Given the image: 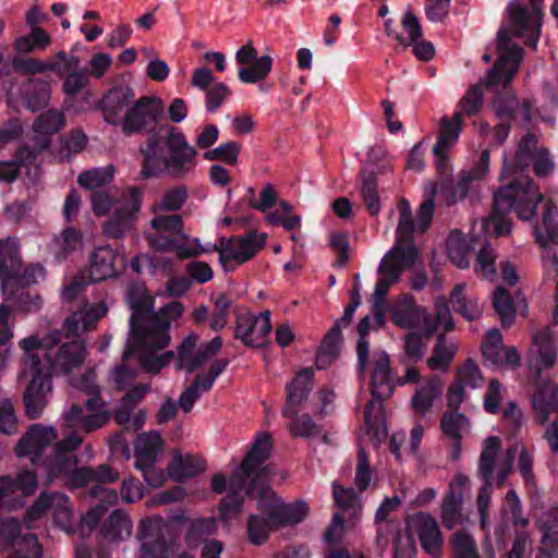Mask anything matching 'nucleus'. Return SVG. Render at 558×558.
<instances>
[{
    "mask_svg": "<svg viewBox=\"0 0 558 558\" xmlns=\"http://www.w3.org/2000/svg\"><path fill=\"white\" fill-rule=\"evenodd\" d=\"M530 165H533L538 177H547L555 167L548 151L538 148L536 137L527 133L519 143L512 162L504 155L500 179L510 177L511 181L494 193L493 213L487 219L481 220L484 232L488 233L492 229L497 236L509 234L512 223L506 215L510 211L515 213L521 220L534 218L537 206L543 202V195L535 182L523 173Z\"/></svg>",
    "mask_w": 558,
    "mask_h": 558,
    "instance_id": "nucleus-1",
    "label": "nucleus"
},
{
    "mask_svg": "<svg viewBox=\"0 0 558 558\" xmlns=\"http://www.w3.org/2000/svg\"><path fill=\"white\" fill-rule=\"evenodd\" d=\"M62 338L60 330H53L43 338L32 335L20 341L25 352L22 372L31 377L23 396L25 413L29 418H38L47 405V398L52 391L51 373L69 374L78 369L87 356L83 340L75 338L58 347Z\"/></svg>",
    "mask_w": 558,
    "mask_h": 558,
    "instance_id": "nucleus-2",
    "label": "nucleus"
},
{
    "mask_svg": "<svg viewBox=\"0 0 558 558\" xmlns=\"http://www.w3.org/2000/svg\"><path fill=\"white\" fill-rule=\"evenodd\" d=\"M219 137L215 124L199 128L192 146L185 134L178 128L165 125L154 132L145 146L140 147L143 155L141 178L151 179L168 175L174 180H185L195 175L197 150L210 148Z\"/></svg>",
    "mask_w": 558,
    "mask_h": 558,
    "instance_id": "nucleus-3",
    "label": "nucleus"
},
{
    "mask_svg": "<svg viewBox=\"0 0 558 558\" xmlns=\"http://www.w3.org/2000/svg\"><path fill=\"white\" fill-rule=\"evenodd\" d=\"M529 1L530 7L517 2L508 5L509 25L498 31V59L485 80L489 88L507 87L518 72L523 59V50L512 40L513 37L524 38L525 44L533 49L537 47L542 27L543 0Z\"/></svg>",
    "mask_w": 558,
    "mask_h": 558,
    "instance_id": "nucleus-4",
    "label": "nucleus"
},
{
    "mask_svg": "<svg viewBox=\"0 0 558 558\" xmlns=\"http://www.w3.org/2000/svg\"><path fill=\"white\" fill-rule=\"evenodd\" d=\"M272 449L271 437L268 433L256 437L251 450L243 459L240 468L229 480V490L221 499V518L227 521L241 512L244 495L256 498L260 486L265 485L269 469L264 465Z\"/></svg>",
    "mask_w": 558,
    "mask_h": 558,
    "instance_id": "nucleus-5",
    "label": "nucleus"
},
{
    "mask_svg": "<svg viewBox=\"0 0 558 558\" xmlns=\"http://www.w3.org/2000/svg\"><path fill=\"white\" fill-rule=\"evenodd\" d=\"M183 306L173 301L161 307L158 312L150 311L145 324L141 326L140 335L134 345V359L138 366L148 373H158L174 357L172 351L161 354L157 352L170 342L169 328L173 320L181 317Z\"/></svg>",
    "mask_w": 558,
    "mask_h": 558,
    "instance_id": "nucleus-6",
    "label": "nucleus"
},
{
    "mask_svg": "<svg viewBox=\"0 0 558 558\" xmlns=\"http://www.w3.org/2000/svg\"><path fill=\"white\" fill-rule=\"evenodd\" d=\"M415 229H417L416 221L399 219L396 230V243L379 263L377 269L378 279L373 293V312L378 326H381L385 322L380 307L390 288L399 282L402 274L410 269L417 258V251L412 245V234Z\"/></svg>",
    "mask_w": 558,
    "mask_h": 558,
    "instance_id": "nucleus-7",
    "label": "nucleus"
},
{
    "mask_svg": "<svg viewBox=\"0 0 558 558\" xmlns=\"http://www.w3.org/2000/svg\"><path fill=\"white\" fill-rule=\"evenodd\" d=\"M391 320L402 329H421L427 337L439 329L450 331L453 328L451 311L442 295L436 299L435 314L432 315L411 294H401L391 307Z\"/></svg>",
    "mask_w": 558,
    "mask_h": 558,
    "instance_id": "nucleus-8",
    "label": "nucleus"
},
{
    "mask_svg": "<svg viewBox=\"0 0 558 558\" xmlns=\"http://www.w3.org/2000/svg\"><path fill=\"white\" fill-rule=\"evenodd\" d=\"M93 210L97 216H104L112 210V216L104 227V232L110 238H121L133 228L135 214L141 208L142 193L132 187L119 199L105 191H94L90 194Z\"/></svg>",
    "mask_w": 558,
    "mask_h": 558,
    "instance_id": "nucleus-9",
    "label": "nucleus"
},
{
    "mask_svg": "<svg viewBox=\"0 0 558 558\" xmlns=\"http://www.w3.org/2000/svg\"><path fill=\"white\" fill-rule=\"evenodd\" d=\"M45 478L48 483L64 478L69 488L76 489L89 484L113 483L119 478V473L108 464L78 468L77 458H59L54 463L45 464Z\"/></svg>",
    "mask_w": 558,
    "mask_h": 558,
    "instance_id": "nucleus-10",
    "label": "nucleus"
},
{
    "mask_svg": "<svg viewBox=\"0 0 558 558\" xmlns=\"http://www.w3.org/2000/svg\"><path fill=\"white\" fill-rule=\"evenodd\" d=\"M368 367L371 376L372 400L365 409V423L369 426L377 423L383 417V400L389 398L395 390V376L390 367L389 355L384 351H376L371 360H366L365 367L359 369L362 372Z\"/></svg>",
    "mask_w": 558,
    "mask_h": 558,
    "instance_id": "nucleus-11",
    "label": "nucleus"
},
{
    "mask_svg": "<svg viewBox=\"0 0 558 558\" xmlns=\"http://www.w3.org/2000/svg\"><path fill=\"white\" fill-rule=\"evenodd\" d=\"M266 239V233L250 231L239 236L221 238L218 243L204 247L209 248V252H218L221 267L225 271L231 272L252 259L265 246Z\"/></svg>",
    "mask_w": 558,
    "mask_h": 558,
    "instance_id": "nucleus-12",
    "label": "nucleus"
},
{
    "mask_svg": "<svg viewBox=\"0 0 558 558\" xmlns=\"http://www.w3.org/2000/svg\"><path fill=\"white\" fill-rule=\"evenodd\" d=\"M533 234L541 248L544 272L555 278L558 275V208L553 202L545 204L541 222L533 226Z\"/></svg>",
    "mask_w": 558,
    "mask_h": 558,
    "instance_id": "nucleus-13",
    "label": "nucleus"
},
{
    "mask_svg": "<svg viewBox=\"0 0 558 558\" xmlns=\"http://www.w3.org/2000/svg\"><path fill=\"white\" fill-rule=\"evenodd\" d=\"M87 395L88 399L84 405L73 404L62 416L69 427L90 433L106 425L111 415L106 409L105 401L100 398L97 386H92Z\"/></svg>",
    "mask_w": 558,
    "mask_h": 558,
    "instance_id": "nucleus-14",
    "label": "nucleus"
},
{
    "mask_svg": "<svg viewBox=\"0 0 558 558\" xmlns=\"http://www.w3.org/2000/svg\"><path fill=\"white\" fill-rule=\"evenodd\" d=\"M532 408L537 423L545 424L551 415H556L545 432L551 451L558 453V386L546 381L538 386L532 397Z\"/></svg>",
    "mask_w": 558,
    "mask_h": 558,
    "instance_id": "nucleus-15",
    "label": "nucleus"
},
{
    "mask_svg": "<svg viewBox=\"0 0 558 558\" xmlns=\"http://www.w3.org/2000/svg\"><path fill=\"white\" fill-rule=\"evenodd\" d=\"M258 509L262 512H270L277 526L294 525L303 521L308 507L302 501L284 504L277 494L265 483L258 494Z\"/></svg>",
    "mask_w": 558,
    "mask_h": 558,
    "instance_id": "nucleus-16",
    "label": "nucleus"
},
{
    "mask_svg": "<svg viewBox=\"0 0 558 558\" xmlns=\"http://www.w3.org/2000/svg\"><path fill=\"white\" fill-rule=\"evenodd\" d=\"M157 521L142 519L138 523L136 538L138 541L137 558H170L179 544L156 526Z\"/></svg>",
    "mask_w": 558,
    "mask_h": 558,
    "instance_id": "nucleus-17",
    "label": "nucleus"
},
{
    "mask_svg": "<svg viewBox=\"0 0 558 558\" xmlns=\"http://www.w3.org/2000/svg\"><path fill=\"white\" fill-rule=\"evenodd\" d=\"M8 262V266L0 272L2 293L7 300L13 299L20 289L37 283L46 276L45 268L40 264L23 265L20 247L15 258Z\"/></svg>",
    "mask_w": 558,
    "mask_h": 558,
    "instance_id": "nucleus-18",
    "label": "nucleus"
},
{
    "mask_svg": "<svg viewBox=\"0 0 558 558\" xmlns=\"http://www.w3.org/2000/svg\"><path fill=\"white\" fill-rule=\"evenodd\" d=\"M37 487V475L32 471H22L15 476H0V511L23 507L25 497L32 496Z\"/></svg>",
    "mask_w": 558,
    "mask_h": 558,
    "instance_id": "nucleus-19",
    "label": "nucleus"
},
{
    "mask_svg": "<svg viewBox=\"0 0 558 558\" xmlns=\"http://www.w3.org/2000/svg\"><path fill=\"white\" fill-rule=\"evenodd\" d=\"M50 512L54 523L70 533L73 527V512L69 497L63 493H41L27 510L29 520H36Z\"/></svg>",
    "mask_w": 558,
    "mask_h": 558,
    "instance_id": "nucleus-20",
    "label": "nucleus"
},
{
    "mask_svg": "<svg viewBox=\"0 0 558 558\" xmlns=\"http://www.w3.org/2000/svg\"><path fill=\"white\" fill-rule=\"evenodd\" d=\"M126 302L132 311L130 317V332L123 352V362L126 363L134 356V345L143 326L153 308L151 301L142 284H132L128 289Z\"/></svg>",
    "mask_w": 558,
    "mask_h": 558,
    "instance_id": "nucleus-21",
    "label": "nucleus"
},
{
    "mask_svg": "<svg viewBox=\"0 0 558 558\" xmlns=\"http://www.w3.org/2000/svg\"><path fill=\"white\" fill-rule=\"evenodd\" d=\"M162 112V104L158 97H141L124 113L121 122L122 131L130 136L153 129Z\"/></svg>",
    "mask_w": 558,
    "mask_h": 558,
    "instance_id": "nucleus-22",
    "label": "nucleus"
},
{
    "mask_svg": "<svg viewBox=\"0 0 558 558\" xmlns=\"http://www.w3.org/2000/svg\"><path fill=\"white\" fill-rule=\"evenodd\" d=\"M500 448V439L497 436H489L485 439L478 462V476L483 481L477 496V509L481 523L484 526L487 518V510L492 499V477L496 465V456Z\"/></svg>",
    "mask_w": 558,
    "mask_h": 558,
    "instance_id": "nucleus-23",
    "label": "nucleus"
},
{
    "mask_svg": "<svg viewBox=\"0 0 558 558\" xmlns=\"http://www.w3.org/2000/svg\"><path fill=\"white\" fill-rule=\"evenodd\" d=\"M469 489L470 480L463 473L454 475L449 483L448 492L445 494L440 507V519L448 530L463 525L468 520L462 512V505Z\"/></svg>",
    "mask_w": 558,
    "mask_h": 558,
    "instance_id": "nucleus-24",
    "label": "nucleus"
},
{
    "mask_svg": "<svg viewBox=\"0 0 558 558\" xmlns=\"http://www.w3.org/2000/svg\"><path fill=\"white\" fill-rule=\"evenodd\" d=\"M150 247L159 252H171L180 259L209 253L198 238H190L186 233L146 232Z\"/></svg>",
    "mask_w": 558,
    "mask_h": 558,
    "instance_id": "nucleus-25",
    "label": "nucleus"
},
{
    "mask_svg": "<svg viewBox=\"0 0 558 558\" xmlns=\"http://www.w3.org/2000/svg\"><path fill=\"white\" fill-rule=\"evenodd\" d=\"M271 328L269 311L262 312L258 315L246 310L236 313L235 338L240 339L245 345L256 348L265 345Z\"/></svg>",
    "mask_w": 558,
    "mask_h": 558,
    "instance_id": "nucleus-26",
    "label": "nucleus"
},
{
    "mask_svg": "<svg viewBox=\"0 0 558 558\" xmlns=\"http://www.w3.org/2000/svg\"><path fill=\"white\" fill-rule=\"evenodd\" d=\"M197 341L198 336L194 333L183 340L178 352L177 367L179 369H185L187 373H192L217 354L222 345V339L219 336L196 349Z\"/></svg>",
    "mask_w": 558,
    "mask_h": 558,
    "instance_id": "nucleus-27",
    "label": "nucleus"
},
{
    "mask_svg": "<svg viewBox=\"0 0 558 558\" xmlns=\"http://www.w3.org/2000/svg\"><path fill=\"white\" fill-rule=\"evenodd\" d=\"M408 527L417 534L422 548L439 558L442 549L444 537L437 520L427 512L418 511L408 517Z\"/></svg>",
    "mask_w": 558,
    "mask_h": 558,
    "instance_id": "nucleus-28",
    "label": "nucleus"
},
{
    "mask_svg": "<svg viewBox=\"0 0 558 558\" xmlns=\"http://www.w3.org/2000/svg\"><path fill=\"white\" fill-rule=\"evenodd\" d=\"M235 60L242 65L239 70V80L245 84H254L265 80L272 69L271 57L262 56L257 58V51L251 43L242 46L236 51Z\"/></svg>",
    "mask_w": 558,
    "mask_h": 558,
    "instance_id": "nucleus-29",
    "label": "nucleus"
},
{
    "mask_svg": "<svg viewBox=\"0 0 558 558\" xmlns=\"http://www.w3.org/2000/svg\"><path fill=\"white\" fill-rule=\"evenodd\" d=\"M557 356L553 332L548 327L533 333L532 345L529 350L527 364L531 372L538 378L541 372L550 368Z\"/></svg>",
    "mask_w": 558,
    "mask_h": 558,
    "instance_id": "nucleus-30",
    "label": "nucleus"
},
{
    "mask_svg": "<svg viewBox=\"0 0 558 558\" xmlns=\"http://www.w3.org/2000/svg\"><path fill=\"white\" fill-rule=\"evenodd\" d=\"M57 436V430L53 426L34 424L20 439L16 446V454L19 457H28L32 463L37 464L45 448L53 442Z\"/></svg>",
    "mask_w": 558,
    "mask_h": 558,
    "instance_id": "nucleus-31",
    "label": "nucleus"
},
{
    "mask_svg": "<svg viewBox=\"0 0 558 558\" xmlns=\"http://www.w3.org/2000/svg\"><path fill=\"white\" fill-rule=\"evenodd\" d=\"M125 258L118 248L111 245L96 247L89 258L90 280L94 282L112 278L117 275V264H124Z\"/></svg>",
    "mask_w": 558,
    "mask_h": 558,
    "instance_id": "nucleus-32",
    "label": "nucleus"
},
{
    "mask_svg": "<svg viewBox=\"0 0 558 558\" xmlns=\"http://www.w3.org/2000/svg\"><path fill=\"white\" fill-rule=\"evenodd\" d=\"M135 94L128 85L111 88L101 99V110L105 120L112 125L121 124L124 113L133 102Z\"/></svg>",
    "mask_w": 558,
    "mask_h": 558,
    "instance_id": "nucleus-33",
    "label": "nucleus"
},
{
    "mask_svg": "<svg viewBox=\"0 0 558 558\" xmlns=\"http://www.w3.org/2000/svg\"><path fill=\"white\" fill-rule=\"evenodd\" d=\"M484 359L496 366L514 367L520 362V355L515 348H505L502 344V335L498 329H490L482 344Z\"/></svg>",
    "mask_w": 558,
    "mask_h": 558,
    "instance_id": "nucleus-34",
    "label": "nucleus"
},
{
    "mask_svg": "<svg viewBox=\"0 0 558 558\" xmlns=\"http://www.w3.org/2000/svg\"><path fill=\"white\" fill-rule=\"evenodd\" d=\"M107 312L108 307L104 301L96 304H85L65 318L63 324L65 338L80 337L81 333L93 328L100 318L106 316Z\"/></svg>",
    "mask_w": 558,
    "mask_h": 558,
    "instance_id": "nucleus-35",
    "label": "nucleus"
},
{
    "mask_svg": "<svg viewBox=\"0 0 558 558\" xmlns=\"http://www.w3.org/2000/svg\"><path fill=\"white\" fill-rule=\"evenodd\" d=\"M228 365V360L220 359L214 361L208 374L197 375L191 386H189L179 397V404L181 409L187 413L192 410L195 401L202 396V393L208 391L217 377L225 371Z\"/></svg>",
    "mask_w": 558,
    "mask_h": 558,
    "instance_id": "nucleus-36",
    "label": "nucleus"
},
{
    "mask_svg": "<svg viewBox=\"0 0 558 558\" xmlns=\"http://www.w3.org/2000/svg\"><path fill=\"white\" fill-rule=\"evenodd\" d=\"M146 392V386H136L124 395L114 414V420L119 425H131L134 429H140L143 426L145 413L143 411L134 413V410Z\"/></svg>",
    "mask_w": 558,
    "mask_h": 558,
    "instance_id": "nucleus-37",
    "label": "nucleus"
},
{
    "mask_svg": "<svg viewBox=\"0 0 558 558\" xmlns=\"http://www.w3.org/2000/svg\"><path fill=\"white\" fill-rule=\"evenodd\" d=\"M314 371L304 368L300 371L287 387V401L282 409L284 417L294 415V408L303 403L313 388Z\"/></svg>",
    "mask_w": 558,
    "mask_h": 558,
    "instance_id": "nucleus-38",
    "label": "nucleus"
},
{
    "mask_svg": "<svg viewBox=\"0 0 558 558\" xmlns=\"http://www.w3.org/2000/svg\"><path fill=\"white\" fill-rule=\"evenodd\" d=\"M65 124V118L62 111L49 109L36 118L33 124L34 132L40 136V140L33 149L38 155L50 144V136L59 133Z\"/></svg>",
    "mask_w": 558,
    "mask_h": 558,
    "instance_id": "nucleus-39",
    "label": "nucleus"
},
{
    "mask_svg": "<svg viewBox=\"0 0 558 558\" xmlns=\"http://www.w3.org/2000/svg\"><path fill=\"white\" fill-rule=\"evenodd\" d=\"M490 156L487 149L481 153L477 163L472 170L462 171L459 175V180L456 184V193L447 198V204H454L460 199H463L470 190V186L475 181H482L489 170Z\"/></svg>",
    "mask_w": 558,
    "mask_h": 558,
    "instance_id": "nucleus-40",
    "label": "nucleus"
},
{
    "mask_svg": "<svg viewBox=\"0 0 558 558\" xmlns=\"http://www.w3.org/2000/svg\"><path fill=\"white\" fill-rule=\"evenodd\" d=\"M132 532L133 522L123 510L112 511L100 527L102 538L112 543L126 541L132 535Z\"/></svg>",
    "mask_w": 558,
    "mask_h": 558,
    "instance_id": "nucleus-41",
    "label": "nucleus"
},
{
    "mask_svg": "<svg viewBox=\"0 0 558 558\" xmlns=\"http://www.w3.org/2000/svg\"><path fill=\"white\" fill-rule=\"evenodd\" d=\"M493 109L499 120L511 121L519 110H521L525 121H530L531 119L530 102L523 101L521 106L519 98L511 90H505L498 94L493 101Z\"/></svg>",
    "mask_w": 558,
    "mask_h": 558,
    "instance_id": "nucleus-42",
    "label": "nucleus"
},
{
    "mask_svg": "<svg viewBox=\"0 0 558 558\" xmlns=\"http://www.w3.org/2000/svg\"><path fill=\"white\" fill-rule=\"evenodd\" d=\"M462 114L457 111L452 118L442 117L439 122V135L433 147V154L450 150L458 142L462 131Z\"/></svg>",
    "mask_w": 558,
    "mask_h": 558,
    "instance_id": "nucleus-43",
    "label": "nucleus"
},
{
    "mask_svg": "<svg viewBox=\"0 0 558 558\" xmlns=\"http://www.w3.org/2000/svg\"><path fill=\"white\" fill-rule=\"evenodd\" d=\"M205 469L204 462L192 454L183 456L180 452H174L172 461L168 465V474L175 482H181L185 478L194 477Z\"/></svg>",
    "mask_w": 558,
    "mask_h": 558,
    "instance_id": "nucleus-44",
    "label": "nucleus"
},
{
    "mask_svg": "<svg viewBox=\"0 0 558 558\" xmlns=\"http://www.w3.org/2000/svg\"><path fill=\"white\" fill-rule=\"evenodd\" d=\"M162 448L159 433L149 432L137 436L135 441V464L156 463Z\"/></svg>",
    "mask_w": 558,
    "mask_h": 558,
    "instance_id": "nucleus-45",
    "label": "nucleus"
},
{
    "mask_svg": "<svg viewBox=\"0 0 558 558\" xmlns=\"http://www.w3.org/2000/svg\"><path fill=\"white\" fill-rule=\"evenodd\" d=\"M278 529L270 512L262 514H252L247 519V537L251 544L260 546L264 544L270 533Z\"/></svg>",
    "mask_w": 558,
    "mask_h": 558,
    "instance_id": "nucleus-46",
    "label": "nucleus"
},
{
    "mask_svg": "<svg viewBox=\"0 0 558 558\" xmlns=\"http://www.w3.org/2000/svg\"><path fill=\"white\" fill-rule=\"evenodd\" d=\"M450 302L453 310L468 320H474L482 314V308L473 295L466 293V284H457L451 294Z\"/></svg>",
    "mask_w": 558,
    "mask_h": 558,
    "instance_id": "nucleus-47",
    "label": "nucleus"
},
{
    "mask_svg": "<svg viewBox=\"0 0 558 558\" xmlns=\"http://www.w3.org/2000/svg\"><path fill=\"white\" fill-rule=\"evenodd\" d=\"M332 495L337 507L343 513H348L349 521L355 524L362 510V502L356 492L352 487L345 488L335 482L332 484Z\"/></svg>",
    "mask_w": 558,
    "mask_h": 558,
    "instance_id": "nucleus-48",
    "label": "nucleus"
},
{
    "mask_svg": "<svg viewBox=\"0 0 558 558\" xmlns=\"http://www.w3.org/2000/svg\"><path fill=\"white\" fill-rule=\"evenodd\" d=\"M442 392L441 381L432 377L426 380L424 385L417 388L416 392L412 397L413 409L425 415L433 407L435 400H437Z\"/></svg>",
    "mask_w": 558,
    "mask_h": 558,
    "instance_id": "nucleus-49",
    "label": "nucleus"
},
{
    "mask_svg": "<svg viewBox=\"0 0 558 558\" xmlns=\"http://www.w3.org/2000/svg\"><path fill=\"white\" fill-rule=\"evenodd\" d=\"M52 43L50 34L44 28H33L28 35L19 36L13 48L19 54H27L35 50H45Z\"/></svg>",
    "mask_w": 558,
    "mask_h": 558,
    "instance_id": "nucleus-50",
    "label": "nucleus"
},
{
    "mask_svg": "<svg viewBox=\"0 0 558 558\" xmlns=\"http://www.w3.org/2000/svg\"><path fill=\"white\" fill-rule=\"evenodd\" d=\"M37 157L36 150L29 147H19L15 158L10 161H0V181L10 183L14 181L21 167L32 165Z\"/></svg>",
    "mask_w": 558,
    "mask_h": 558,
    "instance_id": "nucleus-51",
    "label": "nucleus"
},
{
    "mask_svg": "<svg viewBox=\"0 0 558 558\" xmlns=\"http://www.w3.org/2000/svg\"><path fill=\"white\" fill-rule=\"evenodd\" d=\"M448 255L452 264L460 269L470 266V254L473 247L469 245L463 233L459 230H452L447 240Z\"/></svg>",
    "mask_w": 558,
    "mask_h": 558,
    "instance_id": "nucleus-52",
    "label": "nucleus"
},
{
    "mask_svg": "<svg viewBox=\"0 0 558 558\" xmlns=\"http://www.w3.org/2000/svg\"><path fill=\"white\" fill-rule=\"evenodd\" d=\"M440 427L442 433L454 441V458H458L461 434L470 427L469 418L459 412H447L441 418Z\"/></svg>",
    "mask_w": 558,
    "mask_h": 558,
    "instance_id": "nucleus-53",
    "label": "nucleus"
},
{
    "mask_svg": "<svg viewBox=\"0 0 558 558\" xmlns=\"http://www.w3.org/2000/svg\"><path fill=\"white\" fill-rule=\"evenodd\" d=\"M50 100L49 85L44 81L29 80L24 86L23 104L32 111H37Z\"/></svg>",
    "mask_w": 558,
    "mask_h": 558,
    "instance_id": "nucleus-54",
    "label": "nucleus"
},
{
    "mask_svg": "<svg viewBox=\"0 0 558 558\" xmlns=\"http://www.w3.org/2000/svg\"><path fill=\"white\" fill-rule=\"evenodd\" d=\"M83 240L78 231L73 228H66L60 235L53 238L50 250L58 260L66 258L69 254L82 247Z\"/></svg>",
    "mask_w": 558,
    "mask_h": 558,
    "instance_id": "nucleus-55",
    "label": "nucleus"
},
{
    "mask_svg": "<svg viewBox=\"0 0 558 558\" xmlns=\"http://www.w3.org/2000/svg\"><path fill=\"white\" fill-rule=\"evenodd\" d=\"M17 71L24 74H39L45 72L61 73V68L57 61H43L36 58H24L15 56L11 60V71Z\"/></svg>",
    "mask_w": 558,
    "mask_h": 558,
    "instance_id": "nucleus-56",
    "label": "nucleus"
},
{
    "mask_svg": "<svg viewBox=\"0 0 558 558\" xmlns=\"http://www.w3.org/2000/svg\"><path fill=\"white\" fill-rule=\"evenodd\" d=\"M457 348L454 343L448 342L444 335H440L435 344L432 356L427 361L429 368L434 371H447L450 366Z\"/></svg>",
    "mask_w": 558,
    "mask_h": 558,
    "instance_id": "nucleus-57",
    "label": "nucleus"
},
{
    "mask_svg": "<svg viewBox=\"0 0 558 558\" xmlns=\"http://www.w3.org/2000/svg\"><path fill=\"white\" fill-rule=\"evenodd\" d=\"M144 519L151 521L156 520V526L158 527V530L165 533L170 538L175 539L177 543L179 541L183 526L189 521L185 511L182 509L175 511L166 519L162 518L161 515L146 517Z\"/></svg>",
    "mask_w": 558,
    "mask_h": 558,
    "instance_id": "nucleus-58",
    "label": "nucleus"
},
{
    "mask_svg": "<svg viewBox=\"0 0 558 558\" xmlns=\"http://www.w3.org/2000/svg\"><path fill=\"white\" fill-rule=\"evenodd\" d=\"M438 193V185L435 182H429L424 187L425 199L421 204L416 215V227L421 232H425L432 221L435 208V197Z\"/></svg>",
    "mask_w": 558,
    "mask_h": 558,
    "instance_id": "nucleus-59",
    "label": "nucleus"
},
{
    "mask_svg": "<svg viewBox=\"0 0 558 558\" xmlns=\"http://www.w3.org/2000/svg\"><path fill=\"white\" fill-rule=\"evenodd\" d=\"M189 197L185 185H177L163 193L161 198L153 205L155 213L177 211L182 208Z\"/></svg>",
    "mask_w": 558,
    "mask_h": 558,
    "instance_id": "nucleus-60",
    "label": "nucleus"
},
{
    "mask_svg": "<svg viewBox=\"0 0 558 558\" xmlns=\"http://www.w3.org/2000/svg\"><path fill=\"white\" fill-rule=\"evenodd\" d=\"M113 172L114 170L112 166L94 168L81 173L78 175V183L81 186L93 192L99 191V187L108 184L112 180Z\"/></svg>",
    "mask_w": 558,
    "mask_h": 558,
    "instance_id": "nucleus-61",
    "label": "nucleus"
},
{
    "mask_svg": "<svg viewBox=\"0 0 558 558\" xmlns=\"http://www.w3.org/2000/svg\"><path fill=\"white\" fill-rule=\"evenodd\" d=\"M493 306L499 315L502 326H509L515 316V308L511 295L505 288L498 287L494 291Z\"/></svg>",
    "mask_w": 558,
    "mask_h": 558,
    "instance_id": "nucleus-62",
    "label": "nucleus"
},
{
    "mask_svg": "<svg viewBox=\"0 0 558 558\" xmlns=\"http://www.w3.org/2000/svg\"><path fill=\"white\" fill-rule=\"evenodd\" d=\"M496 257V253L489 244L483 245L477 253L474 265L476 275L484 279L494 280L497 276Z\"/></svg>",
    "mask_w": 558,
    "mask_h": 558,
    "instance_id": "nucleus-63",
    "label": "nucleus"
},
{
    "mask_svg": "<svg viewBox=\"0 0 558 558\" xmlns=\"http://www.w3.org/2000/svg\"><path fill=\"white\" fill-rule=\"evenodd\" d=\"M453 558H481L474 538L464 531H458L451 538Z\"/></svg>",
    "mask_w": 558,
    "mask_h": 558,
    "instance_id": "nucleus-64",
    "label": "nucleus"
}]
</instances>
